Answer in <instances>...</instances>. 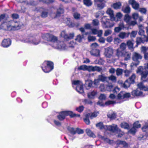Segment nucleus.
<instances>
[{
	"mask_svg": "<svg viewBox=\"0 0 148 148\" xmlns=\"http://www.w3.org/2000/svg\"><path fill=\"white\" fill-rule=\"evenodd\" d=\"M132 17L134 20H136L138 18L139 15L137 13H134L132 14Z\"/></svg>",
	"mask_w": 148,
	"mask_h": 148,
	"instance_id": "680f3d73",
	"label": "nucleus"
},
{
	"mask_svg": "<svg viewBox=\"0 0 148 148\" xmlns=\"http://www.w3.org/2000/svg\"><path fill=\"white\" fill-rule=\"evenodd\" d=\"M137 33V31H132L130 34V37L131 38H135Z\"/></svg>",
	"mask_w": 148,
	"mask_h": 148,
	"instance_id": "0e129e2a",
	"label": "nucleus"
},
{
	"mask_svg": "<svg viewBox=\"0 0 148 148\" xmlns=\"http://www.w3.org/2000/svg\"><path fill=\"white\" fill-rule=\"evenodd\" d=\"M60 35L61 37L64 38L66 40L68 41L73 38L74 34L73 33H72L68 35L64 31H63L61 32Z\"/></svg>",
	"mask_w": 148,
	"mask_h": 148,
	"instance_id": "1a4fd4ad",
	"label": "nucleus"
},
{
	"mask_svg": "<svg viewBox=\"0 0 148 148\" xmlns=\"http://www.w3.org/2000/svg\"><path fill=\"white\" fill-rule=\"evenodd\" d=\"M137 85L138 88L140 90H143L145 91L147 90V88L143 85L142 82L138 84Z\"/></svg>",
	"mask_w": 148,
	"mask_h": 148,
	"instance_id": "7c9ffc66",
	"label": "nucleus"
},
{
	"mask_svg": "<svg viewBox=\"0 0 148 148\" xmlns=\"http://www.w3.org/2000/svg\"><path fill=\"white\" fill-rule=\"evenodd\" d=\"M116 71L117 75L119 76L122 74L123 70L121 69L117 68L116 70Z\"/></svg>",
	"mask_w": 148,
	"mask_h": 148,
	"instance_id": "09e8293b",
	"label": "nucleus"
},
{
	"mask_svg": "<svg viewBox=\"0 0 148 148\" xmlns=\"http://www.w3.org/2000/svg\"><path fill=\"white\" fill-rule=\"evenodd\" d=\"M42 38L44 40L51 42L52 47L56 49L64 50L66 49L67 46L63 41L58 40L57 38L52 34H44L42 35Z\"/></svg>",
	"mask_w": 148,
	"mask_h": 148,
	"instance_id": "f257e3e1",
	"label": "nucleus"
},
{
	"mask_svg": "<svg viewBox=\"0 0 148 148\" xmlns=\"http://www.w3.org/2000/svg\"><path fill=\"white\" fill-rule=\"evenodd\" d=\"M136 131V128L133 127L130 130L129 132L130 133L134 134L135 133Z\"/></svg>",
	"mask_w": 148,
	"mask_h": 148,
	"instance_id": "774afa93",
	"label": "nucleus"
},
{
	"mask_svg": "<svg viewBox=\"0 0 148 148\" xmlns=\"http://www.w3.org/2000/svg\"><path fill=\"white\" fill-rule=\"evenodd\" d=\"M141 126V124L139 123V122L138 121H137L134 123L133 127L136 128H139Z\"/></svg>",
	"mask_w": 148,
	"mask_h": 148,
	"instance_id": "4d7b16f0",
	"label": "nucleus"
},
{
	"mask_svg": "<svg viewBox=\"0 0 148 148\" xmlns=\"http://www.w3.org/2000/svg\"><path fill=\"white\" fill-rule=\"evenodd\" d=\"M131 19V17L128 14H125L124 16V20L128 24Z\"/></svg>",
	"mask_w": 148,
	"mask_h": 148,
	"instance_id": "f704fd0d",
	"label": "nucleus"
},
{
	"mask_svg": "<svg viewBox=\"0 0 148 148\" xmlns=\"http://www.w3.org/2000/svg\"><path fill=\"white\" fill-rule=\"evenodd\" d=\"M106 13L110 15L111 20L116 21L114 15L113 11L111 8H108L106 11Z\"/></svg>",
	"mask_w": 148,
	"mask_h": 148,
	"instance_id": "f3484780",
	"label": "nucleus"
},
{
	"mask_svg": "<svg viewBox=\"0 0 148 148\" xmlns=\"http://www.w3.org/2000/svg\"><path fill=\"white\" fill-rule=\"evenodd\" d=\"M122 16V14L120 12L117 13L116 15V17H115L116 21L117 22L119 19H120Z\"/></svg>",
	"mask_w": 148,
	"mask_h": 148,
	"instance_id": "37998d69",
	"label": "nucleus"
},
{
	"mask_svg": "<svg viewBox=\"0 0 148 148\" xmlns=\"http://www.w3.org/2000/svg\"><path fill=\"white\" fill-rule=\"evenodd\" d=\"M142 58V56L140 54L137 53H134L133 54L132 59L134 61H136L137 62L133 63V65L136 66L138 65L139 63V61L138 60L141 59Z\"/></svg>",
	"mask_w": 148,
	"mask_h": 148,
	"instance_id": "9b49d317",
	"label": "nucleus"
},
{
	"mask_svg": "<svg viewBox=\"0 0 148 148\" xmlns=\"http://www.w3.org/2000/svg\"><path fill=\"white\" fill-rule=\"evenodd\" d=\"M147 36H144L143 37H137L136 38V42L137 45L140 44L141 43H144L146 41Z\"/></svg>",
	"mask_w": 148,
	"mask_h": 148,
	"instance_id": "dca6fc26",
	"label": "nucleus"
},
{
	"mask_svg": "<svg viewBox=\"0 0 148 148\" xmlns=\"http://www.w3.org/2000/svg\"><path fill=\"white\" fill-rule=\"evenodd\" d=\"M21 41L25 43L37 45L41 42L40 38L38 36L30 35L26 38H23Z\"/></svg>",
	"mask_w": 148,
	"mask_h": 148,
	"instance_id": "f03ea898",
	"label": "nucleus"
},
{
	"mask_svg": "<svg viewBox=\"0 0 148 148\" xmlns=\"http://www.w3.org/2000/svg\"><path fill=\"white\" fill-rule=\"evenodd\" d=\"M131 84V83H130L128 80H127L123 84V86L124 88H127L130 87V84Z\"/></svg>",
	"mask_w": 148,
	"mask_h": 148,
	"instance_id": "49530a36",
	"label": "nucleus"
},
{
	"mask_svg": "<svg viewBox=\"0 0 148 148\" xmlns=\"http://www.w3.org/2000/svg\"><path fill=\"white\" fill-rule=\"evenodd\" d=\"M43 71L45 73H48L53 69V64L51 62L45 61L41 66Z\"/></svg>",
	"mask_w": 148,
	"mask_h": 148,
	"instance_id": "39448f33",
	"label": "nucleus"
},
{
	"mask_svg": "<svg viewBox=\"0 0 148 148\" xmlns=\"http://www.w3.org/2000/svg\"><path fill=\"white\" fill-rule=\"evenodd\" d=\"M127 45L129 49H132L133 47V43L130 40H128L127 42Z\"/></svg>",
	"mask_w": 148,
	"mask_h": 148,
	"instance_id": "a19ab883",
	"label": "nucleus"
},
{
	"mask_svg": "<svg viewBox=\"0 0 148 148\" xmlns=\"http://www.w3.org/2000/svg\"><path fill=\"white\" fill-rule=\"evenodd\" d=\"M136 77V75L135 74H133L128 79L130 83L133 84L134 82V79Z\"/></svg>",
	"mask_w": 148,
	"mask_h": 148,
	"instance_id": "ea45409f",
	"label": "nucleus"
},
{
	"mask_svg": "<svg viewBox=\"0 0 148 148\" xmlns=\"http://www.w3.org/2000/svg\"><path fill=\"white\" fill-rule=\"evenodd\" d=\"M121 128L125 129H128L129 128V125L126 123H122L121 124Z\"/></svg>",
	"mask_w": 148,
	"mask_h": 148,
	"instance_id": "79ce46f5",
	"label": "nucleus"
},
{
	"mask_svg": "<svg viewBox=\"0 0 148 148\" xmlns=\"http://www.w3.org/2000/svg\"><path fill=\"white\" fill-rule=\"evenodd\" d=\"M64 22L67 25L70 27H73L75 26L74 23L70 21V19L69 18H66L64 20Z\"/></svg>",
	"mask_w": 148,
	"mask_h": 148,
	"instance_id": "4be33fe9",
	"label": "nucleus"
},
{
	"mask_svg": "<svg viewBox=\"0 0 148 148\" xmlns=\"http://www.w3.org/2000/svg\"><path fill=\"white\" fill-rule=\"evenodd\" d=\"M69 115L71 117L75 116L79 117L80 114H77L73 113L70 111H66L61 112L57 116V118L60 121H63L66 116Z\"/></svg>",
	"mask_w": 148,
	"mask_h": 148,
	"instance_id": "7ed1b4c3",
	"label": "nucleus"
},
{
	"mask_svg": "<svg viewBox=\"0 0 148 148\" xmlns=\"http://www.w3.org/2000/svg\"><path fill=\"white\" fill-rule=\"evenodd\" d=\"M73 87H75L76 86V90L79 93L84 92L83 84L82 82L79 80H75L72 82Z\"/></svg>",
	"mask_w": 148,
	"mask_h": 148,
	"instance_id": "0eeeda50",
	"label": "nucleus"
},
{
	"mask_svg": "<svg viewBox=\"0 0 148 148\" xmlns=\"http://www.w3.org/2000/svg\"><path fill=\"white\" fill-rule=\"evenodd\" d=\"M93 82L91 81H87L86 82L85 86L86 89L87 90L89 89L92 86Z\"/></svg>",
	"mask_w": 148,
	"mask_h": 148,
	"instance_id": "c85d7f7f",
	"label": "nucleus"
},
{
	"mask_svg": "<svg viewBox=\"0 0 148 148\" xmlns=\"http://www.w3.org/2000/svg\"><path fill=\"white\" fill-rule=\"evenodd\" d=\"M106 130H108L112 132L116 133H118L120 131V130L118 127L117 125L114 124L111 125H107Z\"/></svg>",
	"mask_w": 148,
	"mask_h": 148,
	"instance_id": "9d476101",
	"label": "nucleus"
},
{
	"mask_svg": "<svg viewBox=\"0 0 148 148\" xmlns=\"http://www.w3.org/2000/svg\"><path fill=\"white\" fill-rule=\"evenodd\" d=\"M112 33V31L111 30L108 29L106 30L105 31L104 36H107L111 34Z\"/></svg>",
	"mask_w": 148,
	"mask_h": 148,
	"instance_id": "e2e57ef3",
	"label": "nucleus"
},
{
	"mask_svg": "<svg viewBox=\"0 0 148 148\" xmlns=\"http://www.w3.org/2000/svg\"><path fill=\"white\" fill-rule=\"evenodd\" d=\"M147 67L143 68L142 66H140L138 68L137 73H139L141 76V79L144 81V79L146 78L148 75V71L147 69H148V63L147 64Z\"/></svg>",
	"mask_w": 148,
	"mask_h": 148,
	"instance_id": "423d86ee",
	"label": "nucleus"
},
{
	"mask_svg": "<svg viewBox=\"0 0 148 148\" xmlns=\"http://www.w3.org/2000/svg\"><path fill=\"white\" fill-rule=\"evenodd\" d=\"M106 3V1H104L99 3H95V4L97 5V8L101 10L103 9L105 6V3Z\"/></svg>",
	"mask_w": 148,
	"mask_h": 148,
	"instance_id": "393cba45",
	"label": "nucleus"
},
{
	"mask_svg": "<svg viewBox=\"0 0 148 148\" xmlns=\"http://www.w3.org/2000/svg\"><path fill=\"white\" fill-rule=\"evenodd\" d=\"M73 16L75 19H79L80 16V14L77 12H75L73 14Z\"/></svg>",
	"mask_w": 148,
	"mask_h": 148,
	"instance_id": "338daca9",
	"label": "nucleus"
},
{
	"mask_svg": "<svg viewBox=\"0 0 148 148\" xmlns=\"http://www.w3.org/2000/svg\"><path fill=\"white\" fill-rule=\"evenodd\" d=\"M125 60H127L130 59V54L127 52H125L124 54Z\"/></svg>",
	"mask_w": 148,
	"mask_h": 148,
	"instance_id": "8fccbe9b",
	"label": "nucleus"
},
{
	"mask_svg": "<svg viewBox=\"0 0 148 148\" xmlns=\"http://www.w3.org/2000/svg\"><path fill=\"white\" fill-rule=\"evenodd\" d=\"M39 1L42 2L46 3H50L54 2L53 0H38Z\"/></svg>",
	"mask_w": 148,
	"mask_h": 148,
	"instance_id": "052dcab7",
	"label": "nucleus"
},
{
	"mask_svg": "<svg viewBox=\"0 0 148 148\" xmlns=\"http://www.w3.org/2000/svg\"><path fill=\"white\" fill-rule=\"evenodd\" d=\"M105 56L108 58H111L113 54V50L110 47H108L105 49Z\"/></svg>",
	"mask_w": 148,
	"mask_h": 148,
	"instance_id": "ddd939ff",
	"label": "nucleus"
},
{
	"mask_svg": "<svg viewBox=\"0 0 148 148\" xmlns=\"http://www.w3.org/2000/svg\"><path fill=\"white\" fill-rule=\"evenodd\" d=\"M64 11L63 8L61 7L59 8L57 10L56 16H59L60 14L63 13Z\"/></svg>",
	"mask_w": 148,
	"mask_h": 148,
	"instance_id": "a18cd8bd",
	"label": "nucleus"
},
{
	"mask_svg": "<svg viewBox=\"0 0 148 148\" xmlns=\"http://www.w3.org/2000/svg\"><path fill=\"white\" fill-rule=\"evenodd\" d=\"M84 4L86 6L89 7L92 4V2L91 0H83Z\"/></svg>",
	"mask_w": 148,
	"mask_h": 148,
	"instance_id": "c9c22d12",
	"label": "nucleus"
},
{
	"mask_svg": "<svg viewBox=\"0 0 148 148\" xmlns=\"http://www.w3.org/2000/svg\"><path fill=\"white\" fill-rule=\"evenodd\" d=\"M99 114V112L98 111L94 112L91 113H88L86 114V116H90V119H92L96 117Z\"/></svg>",
	"mask_w": 148,
	"mask_h": 148,
	"instance_id": "5701e85b",
	"label": "nucleus"
},
{
	"mask_svg": "<svg viewBox=\"0 0 148 148\" xmlns=\"http://www.w3.org/2000/svg\"><path fill=\"white\" fill-rule=\"evenodd\" d=\"M142 130L143 132L148 134V123H145V125L142 128Z\"/></svg>",
	"mask_w": 148,
	"mask_h": 148,
	"instance_id": "4c0bfd02",
	"label": "nucleus"
},
{
	"mask_svg": "<svg viewBox=\"0 0 148 148\" xmlns=\"http://www.w3.org/2000/svg\"><path fill=\"white\" fill-rule=\"evenodd\" d=\"M126 47V44L125 43H122L120 45V48L119 49L123 51L125 49Z\"/></svg>",
	"mask_w": 148,
	"mask_h": 148,
	"instance_id": "de8ad7c7",
	"label": "nucleus"
},
{
	"mask_svg": "<svg viewBox=\"0 0 148 148\" xmlns=\"http://www.w3.org/2000/svg\"><path fill=\"white\" fill-rule=\"evenodd\" d=\"M131 94L134 97L143 96L142 92L139 90L138 89L133 90L131 92Z\"/></svg>",
	"mask_w": 148,
	"mask_h": 148,
	"instance_id": "2eb2a0df",
	"label": "nucleus"
},
{
	"mask_svg": "<svg viewBox=\"0 0 148 148\" xmlns=\"http://www.w3.org/2000/svg\"><path fill=\"white\" fill-rule=\"evenodd\" d=\"M138 28L139 29V31L138 32V34L139 35L141 36H143L144 37L145 34V31L144 30V27L142 25H139L138 26Z\"/></svg>",
	"mask_w": 148,
	"mask_h": 148,
	"instance_id": "b1692460",
	"label": "nucleus"
},
{
	"mask_svg": "<svg viewBox=\"0 0 148 148\" xmlns=\"http://www.w3.org/2000/svg\"><path fill=\"white\" fill-rule=\"evenodd\" d=\"M21 24L19 22L12 21H10L7 25V29L9 31L18 30L20 28Z\"/></svg>",
	"mask_w": 148,
	"mask_h": 148,
	"instance_id": "20e7f679",
	"label": "nucleus"
},
{
	"mask_svg": "<svg viewBox=\"0 0 148 148\" xmlns=\"http://www.w3.org/2000/svg\"><path fill=\"white\" fill-rule=\"evenodd\" d=\"M91 31L93 34L95 35L97 34L99 37H101L103 33V31L102 30H98L96 29H91Z\"/></svg>",
	"mask_w": 148,
	"mask_h": 148,
	"instance_id": "412c9836",
	"label": "nucleus"
},
{
	"mask_svg": "<svg viewBox=\"0 0 148 148\" xmlns=\"http://www.w3.org/2000/svg\"><path fill=\"white\" fill-rule=\"evenodd\" d=\"M117 143L120 145H122L123 147H126L127 145V144L125 141L120 140Z\"/></svg>",
	"mask_w": 148,
	"mask_h": 148,
	"instance_id": "6e6d98bb",
	"label": "nucleus"
},
{
	"mask_svg": "<svg viewBox=\"0 0 148 148\" xmlns=\"http://www.w3.org/2000/svg\"><path fill=\"white\" fill-rule=\"evenodd\" d=\"M116 103V102L115 101L109 100L105 102V106H107L110 104H115Z\"/></svg>",
	"mask_w": 148,
	"mask_h": 148,
	"instance_id": "864d4df0",
	"label": "nucleus"
},
{
	"mask_svg": "<svg viewBox=\"0 0 148 148\" xmlns=\"http://www.w3.org/2000/svg\"><path fill=\"white\" fill-rule=\"evenodd\" d=\"M122 11L125 13L128 14L130 12V8L129 6H127L125 8L123 7Z\"/></svg>",
	"mask_w": 148,
	"mask_h": 148,
	"instance_id": "72a5a7b5",
	"label": "nucleus"
},
{
	"mask_svg": "<svg viewBox=\"0 0 148 148\" xmlns=\"http://www.w3.org/2000/svg\"><path fill=\"white\" fill-rule=\"evenodd\" d=\"M108 78L109 80H111L113 82H116V76L111 75L108 77Z\"/></svg>",
	"mask_w": 148,
	"mask_h": 148,
	"instance_id": "c03bdc74",
	"label": "nucleus"
},
{
	"mask_svg": "<svg viewBox=\"0 0 148 148\" xmlns=\"http://www.w3.org/2000/svg\"><path fill=\"white\" fill-rule=\"evenodd\" d=\"M107 115L108 117L111 119H114L116 117V114L114 112H113L111 114L108 113Z\"/></svg>",
	"mask_w": 148,
	"mask_h": 148,
	"instance_id": "58836bf2",
	"label": "nucleus"
},
{
	"mask_svg": "<svg viewBox=\"0 0 148 148\" xmlns=\"http://www.w3.org/2000/svg\"><path fill=\"white\" fill-rule=\"evenodd\" d=\"M90 118V116L87 117L86 114L85 115V118L84 119V121L87 125H89L90 123V120H89V118Z\"/></svg>",
	"mask_w": 148,
	"mask_h": 148,
	"instance_id": "bf43d9fd",
	"label": "nucleus"
},
{
	"mask_svg": "<svg viewBox=\"0 0 148 148\" xmlns=\"http://www.w3.org/2000/svg\"><path fill=\"white\" fill-rule=\"evenodd\" d=\"M99 138H101L102 140H104L105 142L106 143H108L109 144H111L113 142V140H111L108 138L104 137V136H102L101 135H99Z\"/></svg>",
	"mask_w": 148,
	"mask_h": 148,
	"instance_id": "cd10ccee",
	"label": "nucleus"
},
{
	"mask_svg": "<svg viewBox=\"0 0 148 148\" xmlns=\"http://www.w3.org/2000/svg\"><path fill=\"white\" fill-rule=\"evenodd\" d=\"M130 96V93L122 91L120 92L118 95L117 98L119 99H123L125 98L129 97Z\"/></svg>",
	"mask_w": 148,
	"mask_h": 148,
	"instance_id": "f8f14e48",
	"label": "nucleus"
},
{
	"mask_svg": "<svg viewBox=\"0 0 148 148\" xmlns=\"http://www.w3.org/2000/svg\"><path fill=\"white\" fill-rule=\"evenodd\" d=\"M87 66L86 65H82L78 67V69L79 70H83V71H86Z\"/></svg>",
	"mask_w": 148,
	"mask_h": 148,
	"instance_id": "69168bd1",
	"label": "nucleus"
},
{
	"mask_svg": "<svg viewBox=\"0 0 148 148\" xmlns=\"http://www.w3.org/2000/svg\"><path fill=\"white\" fill-rule=\"evenodd\" d=\"M68 129L72 134L74 135L76 134V130L73 128L69 127Z\"/></svg>",
	"mask_w": 148,
	"mask_h": 148,
	"instance_id": "3c124183",
	"label": "nucleus"
},
{
	"mask_svg": "<svg viewBox=\"0 0 148 148\" xmlns=\"http://www.w3.org/2000/svg\"><path fill=\"white\" fill-rule=\"evenodd\" d=\"M130 34V32H121L118 35V36L122 39H124L128 37Z\"/></svg>",
	"mask_w": 148,
	"mask_h": 148,
	"instance_id": "aec40b11",
	"label": "nucleus"
},
{
	"mask_svg": "<svg viewBox=\"0 0 148 148\" xmlns=\"http://www.w3.org/2000/svg\"><path fill=\"white\" fill-rule=\"evenodd\" d=\"M97 95V92L93 90L88 93V97L90 99H94L96 97Z\"/></svg>",
	"mask_w": 148,
	"mask_h": 148,
	"instance_id": "6ab92c4d",
	"label": "nucleus"
},
{
	"mask_svg": "<svg viewBox=\"0 0 148 148\" xmlns=\"http://www.w3.org/2000/svg\"><path fill=\"white\" fill-rule=\"evenodd\" d=\"M11 44V41L10 39H6L2 41L1 45L3 47L7 48Z\"/></svg>",
	"mask_w": 148,
	"mask_h": 148,
	"instance_id": "4468645a",
	"label": "nucleus"
},
{
	"mask_svg": "<svg viewBox=\"0 0 148 148\" xmlns=\"http://www.w3.org/2000/svg\"><path fill=\"white\" fill-rule=\"evenodd\" d=\"M83 38L84 36L83 35H81L79 34L77 36L75 40L76 41L80 42L82 41Z\"/></svg>",
	"mask_w": 148,
	"mask_h": 148,
	"instance_id": "e433bc0d",
	"label": "nucleus"
},
{
	"mask_svg": "<svg viewBox=\"0 0 148 148\" xmlns=\"http://www.w3.org/2000/svg\"><path fill=\"white\" fill-rule=\"evenodd\" d=\"M96 127H99L100 129H104L105 130L107 128V125H104L102 122H100L96 125Z\"/></svg>",
	"mask_w": 148,
	"mask_h": 148,
	"instance_id": "c756f323",
	"label": "nucleus"
},
{
	"mask_svg": "<svg viewBox=\"0 0 148 148\" xmlns=\"http://www.w3.org/2000/svg\"><path fill=\"white\" fill-rule=\"evenodd\" d=\"M129 3L134 9L137 10L138 8L139 4L135 1V0H129Z\"/></svg>",
	"mask_w": 148,
	"mask_h": 148,
	"instance_id": "a211bd4d",
	"label": "nucleus"
},
{
	"mask_svg": "<svg viewBox=\"0 0 148 148\" xmlns=\"http://www.w3.org/2000/svg\"><path fill=\"white\" fill-rule=\"evenodd\" d=\"M92 24L94 26H97L99 24V21L97 19H94L92 20Z\"/></svg>",
	"mask_w": 148,
	"mask_h": 148,
	"instance_id": "5fc2aeb1",
	"label": "nucleus"
},
{
	"mask_svg": "<svg viewBox=\"0 0 148 148\" xmlns=\"http://www.w3.org/2000/svg\"><path fill=\"white\" fill-rule=\"evenodd\" d=\"M113 86L112 84H109L106 86V88L107 90L110 91L113 88Z\"/></svg>",
	"mask_w": 148,
	"mask_h": 148,
	"instance_id": "13d9d810",
	"label": "nucleus"
},
{
	"mask_svg": "<svg viewBox=\"0 0 148 148\" xmlns=\"http://www.w3.org/2000/svg\"><path fill=\"white\" fill-rule=\"evenodd\" d=\"M82 102L85 104L91 105L92 103V101L90 100L87 99L83 100Z\"/></svg>",
	"mask_w": 148,
	"mask_h": 148,
	"instance_id": "603ef678",
	"label": "nucleus"
},
{
	"mask_svg": "<svg viewBox=\"0 0 148 148\" xmlns=\"http://www.w3.org/2000/svg\"><path fill=\"white\" fill-rule=\"evenodd\" d=\"M121 6L120 2H117L113 4L112 6L115 9H118L120 8Z\"/></svg>",
	"mask_w": 148,
	"mask_h": 148,
	"instance_id": "2f4dec72",
	"label": "nucleus"
},
{
	"mask_svg": "<svg viewBox=\"0 0 148 148\" xmlns=\"http://www.w3.org/2000/svg\"><path fill=\"white\" fill-rule=\"evenodd\" d=\"M86 132L87 134L89 136L92 138L95 137L96 136L95 134L89 129H87L86 130Z\"/></svg>",
	"mask_w": 148,
	"mask_h": 148,
	"instance_id": "bb28decb",
	"label": "nucleus"
},
{
	"mask_svg": "<svg viewBox=\"0 0 148 148\" xmlns=\"http://www.w3.org/2000/svg\"><path fill=\"white\" fill-rule=\"evenodd\" d=\"M106 17L104 16L102 18L101 23L103 27L105 28H109L113 26L114 23L112 22V21L108 20L105 21H104V20L106 19Z\"/></svg>",
	"mask_w": 148,
	"mask_h": 148,
	"instance_id": "6e6552de",
	"label": "nucleus"
},
{
	"mask_svg": "<svg viewBox=\"0 0 148 148\" xmlns=\"http://www.w3.org/2000/svg\"><path fill=\"white\" fill-rule=\"evenodd\" d=\"M90 54L94 56H98L99 55V51L97 49H92L90 51Z\"/></svg>",
	"mask_w": 148,
	"mask_h": 148,
	"instance_id": "a878e982",
	"label": "nucleus"
},
{
	"mask_svg": "<svg viewBox=\"0 0 148 148\" xmlns=\"http://www.w3.org/2000/svg\"><path fill=\"white\" fill-rule=\"evenodd\" d=\"M98 78L99 81L104 82L106 81L107 77L103 75H101L98 76Z\"/></svg>",
	"mask_w": 148,
	"mask_h": 148,
	"instance_id": "473e14b6",
	"label": "nucleus"
}]
</instances>
